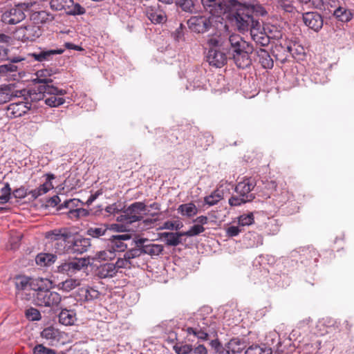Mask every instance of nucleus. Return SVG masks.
<instances>
[{
	"label": "nucleus",
	"mask_w": 354,
	"mask_h": 354,
	"mask_svg": "<svg viewBox=\"0 0 354 354\" xmlns=\"http://www.w3.org/2000/svg\"><path fill=\"white\" fill-rule=\"evenodd\" d=\"M38 91L43 95L45 104L50 107H57L65 102L62 96L66 93V91L64 89L58 88L53 85H40Z\"/></svg>",
	"instance_id": "obj_2"
},
{
	"label": "nucleus",
	"mask_w": 354,
	"mask_h": 354,
	"mask_svg": "<svg viewBox=\"0 0 354 354\" xmlns=\"http://www.w3.org/2000/svg\"><path fill=\"white\" fill-rule=\"evenodd\" d=\"M205 9L212 15L220 16L222 14L231 11L230 6L221 0H201Z\"/></svg>",
	"instance_id": "obj_9"
},
{
	"label": "nucleus",
	"mask_w": 354,
	"mask_h": 354,
	"mask_svg": "<svg viewBox=\"0 0 354 354\" xmlns=\"http://www.w3.org/2000/svg\"><path fill=\"white\" fill-rule=\"evenodd\" d=\"M194 327L214 333V335L216 334V323L213 322L212 318L204 317L201 319V320L198 322L197 325Z\"/></svg>",
	"instance_id": "obj_31"
},
{
	"label": "nucleus",
	"mask_w": 354,
	"mask_h": 354,
	"mask_svg": "<svg viewBox=\"0 0 354 354\" xmlns=\"http://www.w3.org/2000/svg\"><path fill=\"white\" fill-rule=\"evenodd\" d=\"M256 183L254 178H245L237 184L235 187V191L240 197L248 198L250 196L254 198V196H253L252 194H250V193L254 187Z\"/></svg>",
	"instance_id": "obj_16"
},
{
	"label": "nucleus",
	"mask_w": 354,
	"mask_h": 354,
	"mask_svg": "<svg viewBox=\"0 0 354 354\" xmlns=\"http://www.w3.org/2000/svg\"><path fill=\"white\" fill-rule=\"evenodd\" d=\"M24 59L21 58H14L12 59V63H8L7 64H3L0 66V74L6 75L8 72H14L17 71V66L14 64V63L19 62Z\"/></svg>",
	"instance_id": "obj_44"
},
{
	"label": "nucleus",
	"mask_w": 354,
	"mask_h": 354,
	"mask_svg": "<svg viewBox=\"0 0 354 354\" xmlns=\"http://www.w3.org/2000/svg\"><path fill=\"white\" fill-rule=\"evenodd\" d=\"M143 251L141 248H134L124 253V257H127V259H129V261H131L132 259L140 257Z\"/></svg>",
	"instance_id": "obj_57"
},
{
	"label": "nucleus",
	"mask_w": 354,
	"mask_h": 354,
	"mask_svg": "<svg viewBox=\"0 0 354 354\" xmlns=\"http://www.w3.org/2000/svg\"><path fill=\"white\" fill-rule=\"evenodd\" d=\"M32 4L21 3L5 11L2 16V21L8 24H15L21 21L26 17L24 10H28Z\"/></svg>",
	"instance_id": "obj_4"
},
{
	"label": "nucleus",
	"mask_w": 354,
	"mask_h": 354,
	"mask_svg": "<svg viewBox=\"0 0 354 354\" xmlns=\"http://www.w3.org/2000/svg\"><path fill=\"white\" fill-rule=\"evenodd\" d=\"M15 283L18 290H25L28 287L32 288L30 279L25 276H18L15 277Z\"/></svg>",
	"instance_id": "obj_40"
},
{
	"label": "nucleus",
	"mask_w": 354,
	"mask_h": 354,
	"mask_svg": "<svg viewBox=\"0 0 354 354\" xmlns=\"http://www.w3.org/2000/svg\"><path fill=\"white\" fill-rule=\"evenodd\" d=\"M108 230L109 228L106 225H100L89 227L86 234L93 238H99L104 235Z\"/></svg>",
	"instance_id": "obj_39"
},
{
	"label": "nucleus",
	"mask_w": 354,
	"mask_h": 354,
	"mask_svg": "<svg viewBox=\"0 0 354 354\" xmlns=\"http://www.w3.org/2000/svg\"><path fill=\"white\" fill-rule=\"evenodd\" d=\"M80 295L84 297L85 301L93 300L99 298L100 292L90 286L84 287L80 289Z\"/></svg>",
	"instance_id": "obj_34"
},
{
	"label": "nucleus",
	"mask_w": 354,
	"mask_h": 354,
	"mask_svg": "<svg viewBox=\"0 0 354 354\" xmlns=\"http://www.w3.org/2000/svg\"><path fill=\"white\" fill-rule=\"evenodd\" d=\"M186 332L188 335H193L198 339L201 340H207L209 339V335L212 334L204 330H201V328H197L194 326L187 327L186 329Z\"/></svg>",
	"instance_id": "obj_38"
},
{
	"label": "nucleus",
	"mask_w": 354,
	"mask_h": 354,
	"mask_svg": "<svg viewBox=\"0 0 354 354\" xmlns=\"http://www.w3.org/2000/svg\"><path fill=\"white\" fill-rule=\"evenodd\" d=\"M230 47L227 53L235 64L240 68H245L251 64L250 55L253 46L239 35H231L228 39Z\"/></svg>",
	"instance_id": "obj_1"
},
{
	"label": "nucleus",
	"mask_w": 354,
	"mask_h": 354,
	"mask_svg": "<svg viewBox=\"0 0 354 354\" xmlns=\"http://www.w3.org/2000/svg\"><path fill=\"white\" fill-rule=\"evenodd\" d=\"M227 348L232 354H238L242 353L246 348L245 341L239 338H232L227 343Z\"/></svg>",
	"instance_id": "obj_26"
},
{
	"label": "nucleus",
	"mask_w": 354,
	"mask_h": 354,
	"mask_svg": "<svg viewBox=\"0 0 354 354\" xmlns=\"http://www.w3.org/2000/svg\"><path fill=\"white\" fill-rule=\"evenodd\" d=\"M50 6L53 10H65L67 14L71 15H82L85 12V9L79 3H75L73 0H51Z\"/></svg>",
	"instance_id": "obj_6"
},
{
	"label": "nucleus",
	"mask_w": 354,
	"mask_h": 354,
	"mask_svg": "<svg viewBox=\"0 0 354 354\" xmlns=\"http://www.w3.org/2000/svg\"><path fill=\"white\" fill-rule=\"evenodd\" d=\"M26 317L31 321H39L41 316L40 312L34 308H30L26 311Z\"/></svg>",
	"instance_id": "obj_51"
},
{
	"label": "nucleus",
	"mask_w": 354,
	"mask_h": 354,
	"mask_svg": "<svg viewBox=\"0 0 354 354\" xmlns=\"http://www.w3.org/2000/svg\"><path fill=\"white\" fill-rule=\"evenodd\" d=\"M212 18L207 15L192 16L187 21V26L191 31L196 33H204L212 26Z\"/></svg>",
	"instance_id": "obj_5"
},
{
	"label": "nucleus",
	"mask_w": 354,
	"mask_h": 354,
	"mask_svg": "<svg viewBox=\"0 0 354 354\" xmlns=\"http://www.w3.org/2000/svg\"><path fill=\"white\" fill-rule=\"evenodd\" d=\"M208 221V218L205 216H198L195 220L194 222H196L198 223H200L201 225L203 226V225L207 224Z\"/></svg>",
	"instance_id": "obj_63"
},
{
	"label": "nucleus",
	"mask_w": 354,
	"mask_h": 354,
	"mask_svg": "<svg viewBox=\"0 0 354 354\" xmlns=\"http://www.w3.org/2000/svg\"><path fill=\"white\" fill-rule=\"evenodd\" d=\"M34 300L35 304L39 306L54 308L59 304L62 301V297L57 292L39 287Z\"/></svg>",
	"instance_id": "obj_3"
},
{
	"label": "nucleus",
	"mask_w": 354,
	"mask_h": 354,
	"mask_svg": "<svg viewBox=\"0 0 354 354\" xmlns=\"http://www.w3.org/2000/svg\"><path fill=\"white\" fill-rule=\"evenodd\" d=\"M0 192V199H10L12 192L8 183H4L3 184V187L1 188Z\"/></svg>",
	"instance_id": "obj_54"
},
{
	"label": "nucleus",
	"mask_w": 354,
	"mask_h": 354,
	"mask_svg": "<svg viewBox=\"0 0 354 354\" xmlns=\"http://www.w3.org/2000/svg\"><path fill=\"white\" fill-rule=\"evenodd\" d=\"M263 29L270 39H279L282 37V31L274 26L267 25Z\"/></svg>",
	"instance_id": "obj_42"
},
{
	"label": "nucleus",
	"mask_w": 354,
	"mask_h": 354,
	"mask_svg": "<svg viewBox=\"0 0 354 354\" xmlns=\"http://www.w3.org/2000/svg\"><path fill=\"white\" fill-rule=\"evenodd\" d=\"M216 353L217 354H232L231 351L227 348V344H226L225 346H222Z\"/></svg>",
	"instance_id": "obj_64"
},
{
	"label": "nucleus",
	"mask_w": 354,
	"mask_h": 354,
	"mask_svg": "<svg viewBox=\"0 0 354 354\" xmlns=\"http://www.w3.org/2000/svg\"><path fill=\"white\" fill-rule=\"evenodd\" d=\"M192 354H207V349L203 344H199L192 348Z\"/></svg>",
	"instance_id": "obj_61"
},
{
	"label": "nucleus",
	"mask_w": 354,
	"mask_h": 354,
	"mask_svg": "<svg viewBox=\"0 0 354 354\" xmlns=\"http://www.w3.org/2000/svg\"><path fill=\"white\" fill-rule=\"evenodd\" d=\"M205 231V227L201 225H193L188 231L183 232V235L186 236H194Z\"/></svg>",
	"instance_id": "obj_48"
},
{
	"label": "nucleus",
	"mask_w": 354,
	"mask_h": 354,
	"mask_svg": "<svg viewBox=\"0 0 354 354\" xmlns=\"http://www.w3.org/2000/svg\"><path fill=\"white\" fill-rule=\"evenodd\" d=\"M41 203V206H44L45 208H52L53 210L51 213L55 214L57 212L69 207V205L73 202V201H64L62 204H59L62 201H39Z\"/></svg>",
	"instance_id": "obj_22"
},
{
	"label": "nucleus",
	"mask_w": 354,
	"mask_h": 354,
	"mask_svg": "<svg viewBox=\"0 0 354 354\" xmlns=\"http://www.w3.org/2000/svg\"><path fill=\"white\" fill-rule=\"evenodd\" d=\"M270 37L268 36V34L266 32H260L259 35H253V40L257 43L261 44V46H266L270 42Z\"/></svg>",
	"instance_id": "obj_50"
},
{
	"label": "nucleus",
	"mask_w": 354,
	"mask_h": 354,
	"mask_svg": "<svg viewBox=\"0 0 354 354\" xmlns=\"http://www.w3.org/2000/svg\"><path fill=\"white\" fill-rule=\"evenodd\" d=\"M147 15L153 24H162L166 21V15L162 10L149 8L147 11Z\"/></svg>",
	"instance_id": "obj_27"
},
{
	"label": "nucleus",
	"mask_w": 354,
	"mask_h": 354,
	"mask_svg": "<svg viewBox=\"0 0 354 354\" xmlns=\"http://www.w3.org/2000/svg\"><path fill=\"white\" fill-rule=\"evenodd\" d=\"M36 79L35 81L41 85H52V79L50 78V74L47 69L39 70L36 73Z\"/></svg>",
	"instance_id": "obj_35"
},
{
	"label": "nucleus",
	"mask_w": 354,
	"mask_h": 354,
	"mask_svg": "<svg viewBox=\"0 0 354 354\" xmlns=\"http://www.w3.org/2000/svg\"><path fill=\"white\" fill-rule=\"evenodd\" d=\"M91 246L89 239L77 237L72 245V250L74 253L82 254L88 250Z\"/></svg>",
	"instance_id": "obj_23"
},
{
	"label": "nucleus",
	"mask_w": 354,
	"mask_h": 354,
	"mask_svg": "<svg viewBox=\"0 0 354 354\" xmlns=\"http://www.w3.org/2000/svg\"><path fill=\"white\" fill-rule=\"evenodd\" d=\"M116 269L118 268H130L131 266V262L129 259H127V257L123 258H119L115 263Z\"/></svg>",
	"instance_id": "obj_56"
},
{
	"label": "nucleus",
	"mask_w": 354,
	"mask_h": 354,
	"mask_svg": "<svg viewBox=\"0 0 354 354\" xmlns=\"http://www.w3.org/2000/svg\"><path fill=\"white\" fill-rule=\"evenodd\" d=\"M130 239L131 235L129 234L113 236L109 246L115 254V252H124L127 248V244L124 243V241Z\"/></svg>",
	"instance_id": "obj_19"
},
{
	"label": "nucleus",
	"mask_w": 354,
	"mask_h": 354,
	"mask_svg": "<svg viewBox=\"0 0 354 354\" xmlns=\"http://www.w3.org/2000/svg\"><path fill=\"white\" fill-rule=\"evenodd\" d=\"M64 46L67 49H72V50H77V51H82L84 50L80 46L74 44L71 42H66L64 44Z\"/></svg>",
	"instance_id": "obj_62"
},
{
	"label": "nucleus",
	"mask_w": 354,
	"mask_h": 354,
	"mask_svg": "<svg viewBox=\"0 0 354 354\" xmlns=\"http://www.w3.org/2000/svg\"><path fill=\"white\" fill-rule=\"evenodd\" d=\"M41 335L46 339L55 340L57 336V331L53 327H48L42 330Z\"/></svg>",
	"instance_id": "obj_47"
},
{
	"label": "nucleus",
	"mask_w": 354,
	"mask_h": 354,
	"mask_svg": "<svg viewBox=\"0 0 354 354\" xmlns=\"http://www.w3.org/2000/svg\"><path fill=\"white\" fill-rule=\"evenodd\" d=\"M303 21L306 26L316 32L319 31L323 26V19L317 12L304 13Z\"/></svg>",
	"instance_id": "obj_15"
},
{
	"label": "nucleus",
	"mask_w": 354,
	"mask_h": 354,
	"mask_svg": "<svg viewBox=\"0 0 354 354\" xmlns=\"http://www.w3.org/2000/svg\"><path fill=\"white\" fill-rule=\"evenodd\" d=\"M57 259V256L49 253H40L35 258L36 263L41 267L49 266L53 264Z\"/></svg>",
	"instance_id": "obj_28"
},
{
	"label": "nucleus",
	"mask_w": 354,
	"mask_h": 354,
	"mask_svg": "<svg viewBox=\"0 0 354 354\" xmlns=\"http://www.w3.org/2000/svg\"><path fill=\"white\" fill-rule=\"evenodd\" d=\"M236 26L241 31L248 30L253 23V17L243 8H237L234 15Z\"/></svg>",
	"instance_id": "obj_12"
},
{
	"label": "nucleus",
	"mask_w": 354,
	"mask_h": 354,
	"mask_svg": "<svg viewBox=\"0 0 354 354\" xmlns=\"http://www.w3.org/2000/svg\"><path fill=\"white\" fill-rule=\"evenodd\" d=\"M64 52V49L48 50L46 48L39 49L30 53L29 55L37 62H43L50 61L55 55H61Z\"/></svg>",
	"instance_id": "obj_17"
},
{
	"label": "nucleus",
	"mask_w": 354,
	"mask_h": 354,
	"mask_svg": "<svg viewBox=\"0 0 354 354\" xmlns=\"http://www.w3.org/2000/svg\"><path fill=\"white\" fill-rule=\"evenodd\" d=\"M207 61L213 66L221 68L227 62V56L225 53L221 50V48L208 50L207 55Z\"/></svg>",
	"instance_id": "obj_14"
},
{
	"label": "nucleus",
	"mask_w": 354,
	"mask_h": 354,
	"mask_svg": "<svg viewBox=\"0 0 354 354\" xmlns=\"http://www.w3.org/2000/svg\"><path fill=\"white\" fill-rule=\"evenodd\" d=\"M164 225L167 229L177 230L183 227V223L179 221H167Z\"/></svg>",
	"instance_id": "obj_58"
},
{
	"label": "nucleus",
	"mask_w": 354,
	"mask_h": 354,
	"mask_svg": "<svg viewBox=\"0 0 354 354\" xmlns=\"http://www.w3.org/2000/svg\"><path fill=\"white\" fill-rule=\"evenodd\" d=\"M254 218L252 213L243 214L239 217L238 223L239 226L250 225L254 223Z\"/></svg>",
	"instance_id": "obj_46"
},
{
	"label": "nucleus",
	"mask_w": 354,
	"mask_h": 354,
	"mask_svg": "<svg viewBox=\"0 0 354 354\" xmlns=\"http://www.w3.org/2000/svg\"><path fill=\"white\" fill-rule=\"evenodd\" d=\"M30 109L28 102L17 100L11 103L7 109V114L10 118H18L25 114Z\"/></svg>",
	"instance_id": "obj_13"
},
{
	"label": "nucleus",
	"mask_w": 354,
	"mask_h": 354,
	"mask_svg": "<svg viewBox=\"0 0 354 354\" xmlns=\"http://www.w3.org/2000/svg\"><path fill=\"white\" fill-rule=\"evenodd\" d=\"M115 257L114 251L109 245L106 250L97 252L93 259L96 261H107L114 259Z\"/></svg>",
	"instance_id": "obj_36"
},
{
	"label": "nucleus",
	"mask_w": 354,
	"mask_h": 354,
	"mask_svg": "<svg viewBox=\"0 0 354 354\" xmlns=\"http://www.w3.org/2000/svg\"><path fill=\"white\" fill-rule=\"evenodd\" d=\"M86 266V263L84 259H75L61 263V264L57 266V271L61 274L72 276L81 270Z\"/></svg>",
	"instance_id": "obj_8"
},
{
	"label": "nucleus",
	"mask_w": 354,
	"mask_h": 354,
	"mask_svg": "<svg viewBox=\"0 0 354 354\" xmlns=\"http://www.w3.org/2000/svg\"><path fill=\"white\" fill-rule=\"evenodd\" d=\"M15 95L10 87L1 88L0 89V104L9 102Z\"/></svg>",
	"instance_id": "obj_43"
},
{
	"label": "nucleus",
	"mask_w": 354,
	"mask_h": 354,
	"mask_svg": "<svg viewBox=\"0 0 354 354\" xmlns=\"http://www.w3.org/2000/svg\"><path fill=\"white\" fill-rule=\"evenodd\" d=\"M241 232V230L238 226H230L227 229V234L229 236H236Z\"/></svg>",
	"instance_id": "obj_60"
},
{
	"label": "nucleus",
	"mask_w": 354,
	"mask_h": 354,
	"mask_svg": "<svg viewBox=\"0 0 354 354\" xmlns=\"http://www.w3.org/2000/svg\"><path fill=\"white\" fill-rule=\"evenodd\" d=\"M122 216L125 217V221L127 223H131L140 221L144 214L147 213L146 205L142 202H138L132 204L125 211Z\"/></svg>",
	"instance_id": "obj_7"
},
{
	"label": "nucleus",
	"mask_w": 354,
	"mask_h": 354,
	"mask_svg": "<svg viewBox=\"0 0 354 354\" xmlns=\"http://www.w3.org/2000/svg\"><path fill=\"white\" fill-rule=\"evenodd\" d=\"M207 45L209 48V50L212 48L218 49L222 46L221 38L218 35H214L210 36L207 39Z\"/></svg>",
	"instance_id": "obj_45"
},
{
	"label": "nucleus",
	"mask_w": 354,
	"mask_h": 354,
	"mask_svg": "<svg viewBox=\"0 0 354 354\" xmlns=\"http://www.w3.org/2000/svg\"><path fill=\"white\" fill-rule=\"evenodd\" d=\"M122 209V207H121V205H118L116 203H113V205H111L110 206H107L106 207V211L110 214L118 213L120 211H121Z\"/></svg>",
	"instance_id": "obj_59"
},
{
	"label": "nucleus",
	"mask_w": 354,
	"mask_h": 354,
	"mask_svg": "<svg viewBox=\"0 0 354 354\" xmlns=\"http://www.w3.org/2000/svg\"><path fill=\"white\" fill-rule=\"evenodd\" d=\"M93 201H86L85 204L82 203V205H86L87 207L91 205ZM69 211L66 212L68 218L73 220H77L82 217H84L88 216L90 213L95 214L97 211H93L92 209L84 208V207H77L75 209H71L70 207Z\"/></svg>",
	"instance_id": "obj_20"
},
{
	"label": "nucleus",
	"mask_w": 354,
	"mask_h": 354,
	"mask_svg": "<svg viewBox=\"0 0 354 354\" xmlns=\"http://www.w3.org/2000/svg\"><path fill=\"white\" fill-rule=\"evenodd\" d=\"M58 317L59 323L65 326L73 325L76 320V313L71 310L62 309Z\"/></svg>",
	"instance_id": "obj_24"
},
{
	"label": "nucleus",
	"mask_w": 354,
	"mask_h": 354,
	"mask_svg": "<svg viewBox=\"0 0 354 354\" xmlns=\"http://www.w3.org/2000/svg\"><path fill=\"white\" fill-rule=\"evenodd\" d=\"M229 191L225 190V189L223 187V185L219 187L213 194H212L209 196H205L204 199H209V198H214L216 197L218 199H224L225 198H227L228 199H238L236 197L234 196H229Z\"/></svg>",
	"instance_id": "obj_41"
},
{
	"label": "nucleus",
	"mask_w": 354,
	"mask_h": 354,
	"mask_svg": "<svg viewBox=\"0 0 354 354\" xmlns=\"http://www.w3.org/2000/svg\"><path fill=\"white\" fill-rule=\"evenodd\" d=\"M41 34V31L39 26L32 24L20 27L16 31V36L23 41H34Z\"/></svg>",
	"instance_id": "obj_10"
},
{
	"label": "nucleus",
	"mask_w": 354,
	"mask_h": 354,
	"mask_svg": "<svg viewBox=\"0 0 354 354\" xmlns=\"http://www.w3.org/2000/svg\"><path fill=\"white\" fill-rule=\"evenodd\" d=\"M333 15L339 21L342 22H347L353 17L351 11L342 6H339L335 9Z\"/></svg>",
	"instance_id": "obj_33"
},
{
	"label": "nucleus",
	"mask_w": 354,
	"mask_h": 354,
	"mask_svg": "<svg viewBox=\"0 0 354 354\" xmlns=\"http://www.w3.org/2000/svg\"><path fill=\"white\" fill-rule=\"evenodd\" d=\"M177 211L182 216L190 218L198 213V208L193 203H189L180 205Z\"/></svg>",
	"instance_id": "obj_30"
},
{
	"label": "nucleus",
	"mask_w": 354,
	"mask_h": 354,
	"mask_svg": "<svg viewBox=\"0 0 354 354\" xmlns=\"http://www.w3.org/2000/svg\"><path fill=\"white\" fill-rule=\"evenodd\" d=\"M34 354H56L54 349L47 348L43 344H37L33 348Z\"/></svg>",
	"instance_id": "obj_52"
},
{
	"label": "nucleus",
	"mask_w": 354,
	"mask_h": 354,
	"mask_svg": "<svg viewBox=\"0 0 354 354\" xmlns=\"http://www.w3.org/2000/svg\"><path fill=\"white\" fill-rule=\"evenodd\" d=\"M255 54L258 57L259 64H261L263 68H272L273 67V59L271 58L269 53L266 50L260 48L255 51Z\"/></svg>",
	"instance_id": "obj_21"
},
{
	"label": "nucleus",
	"mask_w": 354,
	"mask_h": 354,
	"mask_svg": "<svg viewBox=\"0 0 354 354\" xmlns=\"http://www.w3.org/2000/svg\"><path fill=\"white\" fill-rule=\"evenodd\" d=\"M117 272L115 265L109 263L101 266L98 270V274L101 278L113 277Z\"/></svg>",
	"instance_id": "obj_29"
},
{
	"label": "nucleus",
	"mask_w": 354,
	"mask_h": 354,
	"mask_svg": "<svg viewBox=\"0 0 354 354\" xmlns=\"http://www.w3.org/2000/svg\"><path fill=\"white\" fill-rule=\"evenodd\" d=\"M44 177H45V181L38 187L29 192V194L34 198L43 196L54 188L53 180H55V176L53 174H46Z\"/></svg>",
	"instance_id": "obj_11"
},
{
	"label": "nucleus",
	"mask_w": 354,
	"mask_h": 354,
	"mask_svg": "<svg viewBox=\"0 0 354 354\" xmlns=\"http://www.w3.org/2000/svg\"><path fill=\"white\" fill-rule=\"evenodd\" d=\"M28 194L29 192L23 186L12 192V196L15 199H23L28 196Z\"/></svg>",
	"instance_id": "obj_55"
},
{
	"label": "nucleus",
	"mask_w": 354,
	"mask_h": 354,
	"mask_svg": "<svg viewBox=\"0 0 354 354\" xmlns=\"http://www.w3.org/2000/svg\"><path fill=\"white\" fill-rule=\"evenodd\" d=\"M80 286V279L69 278L61 283H59L57 287L59 290H62L64 292H70Z\"/></svg>",
	"instance_id": "obj_32"
},
{
	"label": "nucleus",
	"mask_w": 354,
	"mask_h": 354,
	"mask_svg": "<svg viewBox=\"0 0 354 354\" xmlns=\"http://www.w3.org/2000/svg\"><path fill=\"white\" fill-rule=\"evenodd\" d=\"M183 232H164L161 237L165 239L167 245L177 246L181 243L180 237L183 236Z\"/></svg>",
	"instance_id": "obj_25"
},
{
	"label": "nucleus",
	"mask_w": 354,
	"mask_h": 354,
	"mask_svg": "<svg viewBox=\"0 0 354 354\" xmlns=\"http://www.w3.org/2000/svg\"><path fill=\"white\" fill-rule=\"evenodd\" d=\"M176 354H192V346L189 344L178 345L176 344L173 347Z\"/></svg>",
	"instance_id": "obj_53"
},
{
	"label": "nucleus",
	"mask_w": 354,
	"mask_h": 354,
	"mask_svg": "<svg viewBox=\"0 0 354 354\" xmlns=\"http://www.w3.org/2000/svg\"><path fill=\"white\" fill-rule=\"evenodd\" d=\"M31 19L34 21L35 24H44L52 21L53 17L46 11H40L33 13L31 15Z\"/></svg>",
	"instance_id": "obj_37"
},
{
	"label": "nucleus",
	"mask_w": 354,
	"mask_h": 354,
	"mask_svg": "<svg viewBox=\"0 0 354 354\" xmlns=\"http://www.w3.org/2000/svg\"><path fill=\"white\" fill-rule=\"evenodd\" d=\"M146 239H139L136 241V245L138 248H141L143 253L147 254L149 255H159L163 251V246L162 245L158 244H148L145 245V242Z\"/></svg>",
	"instance_id": "obj_18"
},
{
	"label": "nucleus",
	"mask_w": 354,
	"mask_h": 354,
	"mask_svg": "<svg viewBox=\"0 0 354 354\" xmlns=\"http://www.w3.org/2000/svg\"><path fill=\"white\" fill-rule=\"evenodd\" d=\"M277 6L287 12H292L295 9L291 0H277Z\"/></svg>",
	"instance_id": "obj_49"
}]
</instances>
